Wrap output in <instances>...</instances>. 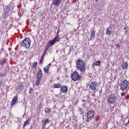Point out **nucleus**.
<instances>
[{"label":"nucleus","instance_id":"20e7f679","mask_svg":"<svg viewBox=\"0 0 129 129\" xmlns=\"http://www.w3.org/2000/svg\"><path fill=\"white\" fill-rule=\"evenodd\" d=\"M128 84H129V83H128V81H127V80H123L120 84V89H121L122 91H124L125 89L127 88V86H128Z\"/></svg>","mask_w":129,"mask_h":129},{"label":"nucleus","instance_id":"473e14b6","mask_svg":"<svg viewBox=\"0 0 129 129\" xmlns=\"http://www.w3.org/2000/svg\"><path fill=\"white\" fill-rule=\"evenodd\" d=\"M55 37H59V33H57Z\"/></svg>","mask_w":129,"mask_h":129},{"label":"nucleus","instance_id":"c03bdc74","mask_svg":"<svg viewBox=\"0 0 129 129\" xmlns=\"http://www.w3.org/2000/svg\"><path fill=\"white\" fill-rule=\"evenodd\" d=\"M93 66H94V64H92V67H93Z\"/></svg>","mask_w":129,"mask_h":129},{"label":"nucleus","instance_id":"412c9836","mask_svg":"<svg viewBox=\"0 0 129 129\" xmlns=\"http://www.w3.org/2000/svg\"><path fill=\"white\" fill-rule=\"evenodd\" d=\"M37 62H34L33 63V64L32 65L31 67L32 68H33L34 69H36L37 68Z\"/></svg>","mask_w":129,"mask_h":129},{"label":"nucleus","instance_id":"9b49d317","mask_svg":"<svg viewBox=\"0 0 129 129\" xmlns=\"http://www.w3.org/2000/svg\"><path fill=\"white\" fill-rule=\"evenodd\" d=\"M10 13V9L7 8L5 12L3 14V19H7L8 18V15Z\"/></svg>","mask_w":129,"mask_h":129},{"label":"nucleus","instance_id":"ea45409f","mask_svg":"<svg viewBox=\"0 0 129 129\" xmlns=\"http://www.w3.org/2000/svg\"><path fill=\"white\" fill-rule=\"evenodd\" d=\"M125 33H127V30H125Z\"/></svg>","mask_w":129,"mask_h":129},{"label":"nucleus","instance_id":"7c9ffc66","mask_svg":"<svg viewBox=\"0 0 129 129\" xmlns=\"http://www.w3.org/2000/svg\"><path fill=\"white\" fill-rule=\"evenodd\" d=\"M0 63H1V65L2 66V65H4V61H1V62H0Z\"/></svg>","mask_w":129,"mask_h":129},{"label":"nucleus","instance_id":"49530a36","mask_svg":"<svg viewBox=\"0 0 129 129\" xmlns=\"http://www.w3.org/2000/svg\"><path fill=\"white\" fill-rule=\"evenodd\" d=\"M83 105H84V104H83Z\"/></svg>","mask_w":129,"mask_h":129},{"label":"nucleus","instance_id":"f704fd0d","mask_svg":"<svg viewBox=\"0 0 129 129\" xmlns=\"http://www.w3.org/2000/svg\"><path fill=\"white\" fill-rule=\"evenodd\" d=\"M127 29V27H125L123 29V30H126Z\"/></svg>","mask_w":129,"mask_h":129},{"label":"nucleus","instance_id":"ddd939ff","mask_svg":"<svg viewBox=\"0 0 129 129\" xmlns=\"http://www.w3.org/2000/svg\"><path fill=\"white\" fill-rule=\"evenodd\" d=\"M18 96H16L15 97H14L12 99V101L11 102V105H15L16 104V103L17 101H18Z\"/></svg>","mask_w":129,"mask_h":129},{"label":"nucleus","instance_id":"f03ea898","mask_svg":"<svg viewBox=\"0 0 129 129\" xmlns=\"http://www.w3.org/2000/svg\"><path fill=\"white\" fill-rule=\"evenodd\" d=\"M31 42L29 38H26L20 43V47H25L26 49H29L31 46Z\"/></svg>","mask_w":129,"mask_h":129},{"label":"nucleus","instance_id":"a19ab883","mask_svg":"<svg viewBox=\"0 0 129 129\" xmlns=\"http://www.w3.org/2000/svg\"><path fill=\"white\" fill-rule=\"evenodd\" d=\"M57 33H58V34H59V30H58V31H57Z\"/></svg>","mask_w":129,"mask_h":129},{"label":"nucleus","instance_id":"bb28decb","mask_svg":"<svg viewBox=\"0 0 129 129\" xmlns=\"http://www.w3.org/2000/svg\"><path fill=\"white\" fill-rule=\"evenodd\" d=\"M45 57V54H43L42 56L41 57V58L39 61L40 64H41V63H42V62L44 61V58Z\"/></svg>","mask_w":129,"mask_h":129},{"label":"nucleus","instance_id":"79ce46f5","mask_svg":"<svg viewBox=\"0 0 129 129\" xmlns=\"http://www.w3.org/2000/svg\"><path fill=\"white\" fill-rule=\"evenodd\" d=\"M85 102V100H84L83 101V102Z\"/></svg>","mask_w":129,"mask_h":129},{"label":"nucleus","instance_id":"dca6fc26","mask_svg":"<svg viewBox=\"0 0 129 129\" xmlns=\"http://www.w3.org/2000/svg\"><path fill=\"white\" fill-rule=\"evenodd\" d=\"M30 121H31V118L28 119L23 124V127H25V126H27V125H29L30 124Z\"/></svg>","mask_w":129,"mask_h":129},{"label":"nucleus","instance_id":"39448f33","mask_svg":"<svg viewBox=\"0 0 129 129\" xmlns=\"http://www.w3.org/2000/svg\"><path fill=\"white\" fill-rule=\"evenodd\" d=\"M95 112L93 110L89 111L87 113V122H89L94 117Z\"/></svg>","mask_w":129,"mask_h":129},{"label":"nucleus","instance_id":"de8ad7c7","mask_svg":"<svg viewBox=\"0 0 129 129\" xmlns=\"http://www.w3.org/2000/svg\"><path fill=\"white\" fill-rule=\"evenodd\" d=\"M30 1H34V0H30Z\"/></svg>","mask_w":129,"mask_h":129},{"label":"nucleus","instance_id":"a18cd8bd","mask_svg":"<svg viewBox=\"0 0 129 129\" xmlns=\"http://www.w3.org/2000/svg\"><path fill=\"white\" fill-rule=\"evenodd\" d=\"M1 84H2V82H1V83H0Z\"/></svg>","mask_w":129,"mask_h":129},{"label":"nucleus","instance_id":"72a5a7b5","mask_svg":"<svg viewBox=\"0 0 129 129\" xmlns=\"http://www.w3.org/2000/svg\"><path fill=\"white\" fill-rule=\"evenodd\" d=\"M84 113V112L83 111H81V114H83Z\"/></svg>","mask_w":129,"mask_h":129},{"label":"nucleus","instance_id":"393cba45","mask_svg":"<svg viewBox=\"0 0 129 129\" xmlns=\"http://www.w3.org/2000/svg\"><path fill=\"white\" fill-rule=\"evenodd\" d=\"M50 121V120L49 119H46L44 120V125H46V124L49 123V122Z\"/></svg>","mask_w":129,"mask_h":129},{"label":"nucleus","instance_id":"aec40b11","mask_svg":"<svg viewBox=\"0 0 129 129\" xmlns=\"http://www.w3.org/2000/svg\"><path fill=\"white\" fill-rule=\"evenodd\" d=\"M53 87H54V88H61V85L59 84H54Z\"/></svg>","mask_w":129,"mask_h":129},{"label":"nucleus","instance_id":"b1692460","mask_svg":"<svg viewBox=\"0 0 129 129\" xmlns=\"http://www.w3.org/2000/svg\"><path fill=\"white\" fill-rule=\"evenodd\" d=\"M45 112H46V113H47L49 114V113H50V112H51V110L49 109V108H46L44 110Z\"/></svg>","mask_w":129,"mask_h":129},{"label":"nucleus","instance_id":"4be33fe9","mask_svg":"<svg viewBox=\"0 0 129 129\" xmlns=\"http://www.w3.org/2000/svg\"><path fill=\"white\" fill-rule=\"evenodd\" d=\"M55 43H56V41L54 39H53L52 40H51L49 42V44L50 46H53V45H54V44H55Z\"/></svg>","mask_w":129,"mask_h":129},{"label":"nucleus","instance_id":"6ab92c4d","mask_svg":"<svg viewBox=\"0 0 129 129\" xmlns=\"http://www.w3.org/2000/svg\"><path fill=\"white\" fill-rule=\"evenodd\" d=\"M109 29V27H108L106 30V35H108V36H110V35H111L112 32Z\"/></svg>","mask_w":129,"mask_h":129},{"label":"nucleus","instance_id":"a211bd4d","mask_svg":"<svg viewBox=\"0 0 129 129\" xmlns=\"http://www.w3.org/2000/svg\"><path fill=\"white\" fill-rule=\"evenodd\" d=\"M94 64L95 66H100V64H101V61H100V60L96 61L94 62Z\"/></svg>","mask_w":129,"mask_h":129},{"label":"nucleus","instance_id":"9d476101","mask_svg":"<svg viewBox=\"0 0 129 129\" xmlns=\"http://www.w3.org/2000/svg\"><path fill=\"white\" fill-rule=\"evenodd\" d=\"M61 0H53L52 2L53 5L55 6L56 7H58V6H60L61 4Z\"/></svg>","mask_w":129,"mask_h":129},{"label":"nucleus","instance_id":"c9c22d12","mask_svg":"<svg viewBox=\"0 0 129 129\" xmlns=\"http://www.w3.org/2000/svg\"><path fill=\"white\" fill-rule=\"evenodd\" d=\"M59 68H57V73L59 72Z\"/></svg>","mask_w":129,"mask_h":129},{"label":"nucleus","instance_id":"4468645a","mask_svg":"<svg viewBox=\"0 0 129 129\" xmlns=\"http://www.w3.org/2000/svg\"><path fill=\"white\" fill-rule=\"evenodd\" d=\"M50 47H51V45H50V44L47 43V45L46 46L45 48V50L44 51V53L43 54V55H44V56L46 55V54L47 53V52H48V50H49V48H50Z\"/></svg>","mask_w":129,"mask_h":129},{"label":"nucleus","instance_id":"7ed1b4c3","mask_svg":"<svg viewBox=\"0 0 129 129\" xmlns=\"http://www.w3.org/2000/svg\"><path fill=\"white\" fill-rule=\"evenodd\" d=\"M42 77H43V73L41 70V69H39L37 74V78L36 79L35 83L36 86H39V85H40V82H41Z\"/></svg>","mask_w":129,"mask_h":129},{"label":"nucleus","instance_id":"c756f323","mask_svg":"<svg viewBox=\"0 0 129 129\" xmlns=\"http://www.w3.org/2000/svg\"><path fill=\"white\" fill-rule=\"evenodd\" d=\"M116 48H120V45H119V44H117L116 45Z\"/></svg>","mask_w":129,"mask_h":129},{"label":"nucleus","instance_id":"0eeeda50","mask_svg":"<svg viewBox=\"0 0 129 129\" xmlns=\"http://www.w3.org/2000/svg\"><path fill=\"white\" fill-rule=\"evenodd\" d=\"M97 86V83L96 82L93 81L90 84V88L94 92H96V91L98 90V87Z\"/></svg>","mask_w":129,"mask_h":129},{"label":"nucleus","instance_id":"2eb2a0df","mask_svg":"<svg viewBox=\"0 0 129 129\" xmlns=\"http://www.w3.org/2000/svg\"><path fill=\"white\" fill-rule=\"evenodd\" d=\"M61 91L63 93H66L68 91V88L66 86H62L61 87Z\"/></svg>","mask_w":129,"mask_h":129},{"label":"nucleus","instance_id":"423d86ee","mask_svg":"<svg viewBox=\"0 0 129 129\" xmlns=\"http://www.w3.org/2000/svg\"><path fill=\"white\" fill-rule=\"evenodd\" d=\"M71 78L72 80H73V81H77L78 80H80V79H81V77H80L78 72L75 71L72 74Z\"/></svg>","mask_w":129,"mask_h":129},{"label":"nucleus","instance_id":"cd10ccee","mask_svg":"<svg viewBox=\"0 0 129 129\" xmlns=\"http://www.w3.org/2000/svg\"><path fill=\"white\" fill-rule=\"evenodd\" d=\"M33 88H30L29 91V94H32V93H33Z\"/></svg>","mask_w":129,"mask_h":129},{"label":"nucleus","instance_id":"2f4dec72","mask_svg":"<svg viewBox=\"0 0 129 129\" xmlns=\"http://www.w3.org/2000/svg\"><path fill=\"white\" fill-rule=\"evenodd\" d=\"M124 94H125V93H124V92L121 93V96H123V95H124Z\"/></svg>","mask_w":129,"mask_h":129},{"label":"nucleus","instance_id":"37998d69","mask_svg":"<svg viewBox=\"0 0 129 129\" xmlns=\"http://www.w3.org/2000/svg\"><path fill=\"white\" fill-rule=\"evenodd\" d=\"M96 1V2H98V0H95Z\"/></svg>","mask_w":129,"mask_h":129},{"label":"nucleus","instance_id":"58836bf2","mask_svg":"<svg viewBox=\"0 0 129 129\" xmlns=\"http://www.w3.org/2000/svg\"><path fill=\"white\" fill-rule=\"evenodd\" d=\"M87 98H89V95H87Z\"/></svg>","mask_w":129,"mask_h":129},{"label":"nucleus","instance_id":"1a4fd4ad","mask_svg":"<svg viewBox=\"0 0 129 129\" xmlns=\"http://www.w3.org/2000/svg\"><path fill=\"white\" fill-rule=\"evenodd\" d=\"M115 102V97H109L108 98V103L113 104Z\"/></svg>","mask_w":129,"mask_h":129},{"label":"nucleus","instance_id":"a878e982","mask_svg":"<svg viewBox=\"0 0 129 129\" xmlns=\"http://www.w3.org/2000/svg\"><path fill=\"white\" fill-rule=\"evenodd\" d=\"M53 40H54V41H55L56 43V42H59L60 39V37H55Z\"/></svg>","mask_w":129,"mask_h":129},{"label":"nucleus","instance_id":"f3484780","mask_svg":"<svg viewBox=\"0 0 129 129\" xmlns=\"http://www.w3.org/2000/svg\"><path fill=\"white\" fill-rule=\"evenodd\" d=\"M128 64H127V62H124L123 63V64L122 65V69H126V68H127V67H128Z\"/></svg>","mask_w":129,"mask_h":129},{"label":"nucleus","instance_id":"4c0bfd02","mask_svg":"<svg viewBox=\"0 0 129 129\" xmlns=\"http://www.w3.org/2000/svg\"><path fill=\"white\" fill-rule=\"evenodd\" d=\"M25 114H26V112H25L24 114L23 115V118H24V116H25Z\"/></svg>","mask_w":129,"mask_h":129},{"label":"nucleus","instance_id":"6e6552de","mask_svg":"<svg viewBox=\"0 0 129 129\" xmlns=\"http://www.w3.org/2000/svg\"><path fill=\"white\" fill-rule=\"evenodd\" d=\"M25 85L23 82H21L16 88V90L18 92H23Z\"/></svg>","mask_w":129,"mask_h":129},{"label":"nucleus","instance_id":"c85d7f7f","mask_svg":"<svg viewBox=\"0 0 129 129\" xmlns=\"http://www.w3.org/2000/svg\"><path fill=\"white\" fill-rule=\"evenodd\" d=\"M51 65H52L51 63H49L46 67V68H47L48 69H49L50 67H51Z\"/></svg>","mask_w":129,"mask_h":129},{"label":"nucleus","instance_id":"f257e3e1","mask_svg":"<svg viewBox=\"0 0 129 129\" xmlns=\"http://www.w3.org/2000/svg\"><path fill=\"white\" fill-rule=\"evenodd\" d=\"M76 67L81 72L85 71V63L82 59H78L76 61Z\"/></svg>","mask_w":129,"mask_h":129},{"label":"nucleus","instance_id":"f8f14e48","mask_svg":"<svg viewBox=\"0 0 129 129\" xmlns=\"http://www.w3.org/2000/svg\"><path fill=\"white\" fill-rule=\"evenodd\" d=\"M95 31H92L90 36V40L92 41V40H94L95 39Z\"/></svg>","mask_w":129,"mask_h":129},{"label":"nucleus","instance_id":"5701e85b","mask_svg":"<svg viewBox=\"0 0 129 129\" xmlns=\"http://www.w3.org/2000/svg\"><path fill=\"white\" fill-rule=\"evenodd\" d=\"M43 70H44V72H45V73H46V74H48L49 73V69H48L46 67L45 68H44Z\"/></svg>","mask_w":129,"mask_h":129},{"label":"nucleus","instance_id":"e433bc0d","mask_svg":"<svg viewBox=\"0 0 129 129\" xmlns=\"http://www.w3.org/2000/svg\"><path fill=\"white\" fill-rule=\"evenodd\" d=\"M42 129H45V125L42 127Z\"/></svg>","mask_w":129,"mask_h":129}]
</instances>
